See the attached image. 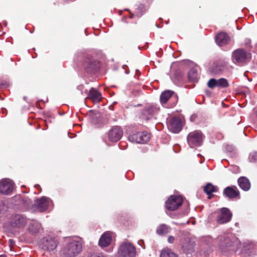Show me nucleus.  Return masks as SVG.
I'll list each match as a JSON object with an SVG mask.
<instances>
[{
  "instance_id": "nucleus-1",
  "label": "nucleus",
  "mask_w": 257,
  "mask_h": 257,
  "mask_svg": "<svg viewBox=\"0 0 257 257\" xmlns=\"http://www.w3.org/2000/svg\"><path fill=\"white\" fill-rule=\"evenodd\" d=\"M82 243L80 240H72L68 242L62 250L64 257H75L82 251Z\"/></svg>"
},
{
  "instance_id": "nucleus-2",
  "label": "nucleus",
  "mask_w": 257,
  "mask_h": 257,
  "mask_svg": "<svg viewBox=\"0 0 257 257\" xmlns=\"http://www.w3.org/2000/svg\"><path fill=\"white\" fill-rule=\"evenodd\" d=\"M136 247L131 242H124L121 243L117 250V257H136Z\"/></svg>"
},
{
  "instance_id": "nucleus-3",
  "label": "nucleus",
  "mask_w": 257,
  "mask_h": 257,
  "mask_svg": "<svg viewBox=\"0 0 257 257\" xmlns=\"http://www.w3.org/2000/svg\"><path fill=\"white\" fill-rule=\"evenodd\" d=\"M251 58L250 54L243 49L234 50L232 54V60L235 64H242L249 61Z\"/></svg>"
},
{
  "instance_id": "nucleus-4",
  "label": "nucleus",
  "mask_w": 257,
  "mask_h": 257,
  "mask_svg": "<svg viewBox=\"0 0 257 257\" xmlns=\"http://www.w3.org/2000/svg\"><path fill=\"white\" fill-rule=\"evenodd\" d=\"M82 65L86 71L90 73L96 72L99 68V61L92 56L85 57Z\"/></svg>"
},
{
  "instance_id": "nucleus-5",
  "label": "nucleus",
  "mask_w": 257,
  "mask_h": 257,
  "mask_svg": "<svg viewBox=\"0 0 257 257\" xmlns=\"http://www.w3.org/2000/svg\"><path fill=\"white\" fill-rule=\"evenodd\" d=\"M202 133L200 131L196 130L190 132L187 136V141L191 148L198 147L202 143Z\"/></svg>"
},
{
  "instance_id": "nucleus-6",
  "label": "nucleus",
  "mask_w": 257,
  "mask_h": 257,
  "mask_svg": "<svg viewBox=\"0 0 257 257\" xmlns=\"http://www.w3.org/2000/svg\"><path fill=\"white\" fill-rule=\"evenodd\" d=\"M183 198L180 195L171 196L165 202V207L169 211L178 209L182 204Z\"/></svg>"
},
{
  "instance_id": "nucleus-7",
  "label": "nucleus",
  "mask_w": 257,
  "mask_h": 257,
  "mask_svg": "<svg viewBox=\"0 0 257 257\" xmlns=\"http://www.w3.org/2000/svg\"><path fill=\"white\" fill-rule=\"evenodd\" d=\"M128 140L132 142L139 144H145L149 141L150 134L147 132H137L128 136Z\"/></svg>"
},
{
  "instance_id": "nucleus-8",
  "label": "nucleus",
  "mask_w": 257,
  "mask_h": 257,
  "mask_svg": "<svg viewBox=\"0 0 257 257\" xmlns=\"http://www.w3.org/2000/svg\"><path fill=\"white\" fill-rule=\"evenodd\" d=\"M108 140L112 143L117 142L122 137L123 131L120 126H113L107 133Z\"/></svg>"
},
{
  "instance_id": "nucleus-9",
  "label": "nucleus",
  "mask_w": 257,
  "mask_h": 257,
  "mask_svg": "<svg viewBox=\"0 0 257 257\" xmlns=\"http://www.w3.org/2000/svg\"><path fill=\"white\" fill-rule=\"evenodd\" d=\"M181 245L183 252L186 254H191L194 251L195 243L189 237H181Z\"/></svg>"
},
{
  "instance_id": "nucleus-10",
  "label": "nucleus",
  "mask_w": 257,
  "mask_h": 257,
  "mask_svg": "<svg viewBox=\"0 0 257 257\" xmlns=\"http://www.w3.org/2000/svg\"><path fill=\"white\" fill-rule=\"evenodd\" d=\"M232 217V213L227 208L220 209V213L217 217V221L219 224H223L229 222Z\"/></svg>"
},
{
  "instance_id": "nucleus-11",
  "label": "nucleus",
  "mask_w": 257,
  "mask_h": 257,
  "mask_svg": "<svg viewBox=\"0 0 257 257\" xmlns=\"http://www.w3.org/2000/svg\"><path fill=\"white\" fill-rule=\"evenodd\" d=\"M235 240V237L231 234L221 237L220 246L222 250L225 251L227 248L233 246Z\"/></svg>"
},
{
  "instance_id": "nucleus-12",
  "label": "nucleus",
  "mask_w": 257,
  "mask_h": 257,
  "mask_svg": "<svg viewBox=\"0 0 257 257\" xmlns=\"http://www.w3.org/2000/svg\"><path fill=\"white\" fill-rule=\"evenodd\" d=\"M168 127L170 130L174 133L180 132L182 129V121L178 117H174L170 119Z\"/></svg>"
},
{
  "instance_id": "nucleus-13",
  "label": "nucleus",
  "mask_w": 257,
  "mask_h": 257,
  "mask_svg": "<svg viewBox=\"0 0 257 257\" xmlns=\"http://www.w3.org/2000/svg\"><path fill=\"white\" fill-rule=\"evenodd\" d=\"M26 222L27 219L25 217L17 214L12 217L10 224L14 228H22L26 225Z\"/></svg>"
},
{
  "instance_id": "nucleus-14",
  "label": "nucleus",
  "mask_w": 257,
  "mask_h": 257,
  "mask_svg": "<svg viewBox=\"0 0 257 257\" xmlns=\"http://www.w3.org/2000/svg\"><path fill=\"white\" fill-rule=\"evenodd\" d=\"M159 108L154 105H148L142 110V115L145 119L149 120L151 118L155 113L157 112Z\"/></svg>"
},
{
  "instance_id": "nucleus-15",
  "label": "nucleus",
  "mask_w": 257,
  "mask_h": 257,
  "mask_svg": "<svg viewBox=\"0 0 257 257\" xmlns=\"http://www.w3.org/2000/svg\"><path fill=\"white\" fill-rule=\"evenodd\" d=\"M223 195L230 199L239 197L240 193L235 186H228L223 190Z\"/></svg>"
},
{
  "instance_id": "nucleus-16",
  "label": "nucleus",
  "mask_w": 257,
  "mask_h": 257,
  "mask_svg": "<svg viewBox=\"0 0 257 257\" xmlns=\"http://www.w3.org/2000/svg\"><path fill=\"white\" fill-rule=\"evenodd\" d=\"M43 244L44 248L50 251L56 248L58 241L56 238L48 237L44 240Z\"/></svg>"
},
{
  "instance_id": "nucleus-17",
  "label": "nucleus",
  "mask_w": 257,
  "mask_h": 257,
  "mask_svg": "<svg viewBox=\"0 0 257 257\" xmlns=\"http://www.w3.org/2000/svg\"><path fill=\"white\" fill-rule=\"evenodd\" d=\"M230 39L227 33L223 32L218 33L215 37V42L219 46H223L229 43Z\"/></svg>"
},
{
  "instance_id": "nucleus-18",
  "label": "nucleus",
  "mask_w": 257,
  "mask_h": 257,
  "mask_svg": "<svg viewBox=\"0 0 257 257\" xmlns=\"http://www.w3.org/2000/svg\"><path fill=\"white\" fill-rule=\"evenodd\" d=\"M227 69V64L225 62L217 61L214 63L211 68V72L214 74H219Z\"/></svg>"
},
{
  "instance_id": "nucleus-19",
  "label": "nucleus",
  "mask_w": 257,
  "mask_h": 257,
  "mask_svg": "<svg viewBox=\"0 0 257 257\" xmlns=\"http://www.w3.org/2000/svg\"><path fill=\"white\" fill-rule=\"evenodd\" d=\"M13 186L7 179H3L0 182V192L4 194H9L12 191Z\"/></svg>"
},
{
  "instance_id": "nucleus-20",
  "label": "nucleus",
  "mask_w": 257,
  "mask_h": 257,
  "mask_svg": "<svg viewBox=\"0 0 257 257\" xmlns=\"http://www.w3.org/2000/svg\"><path fill=\"white\" fill-rule=\"evenodd\" d=\"M35 205L37 209L40 212H43L47 210L49 205L48 198L42 197L36 200Z\"/></svg>"
},
{
  "instance_id": "nucleus-21",
  "label": "nucleus",
  "mask_w": 257,
  "mask_h": 257,
  "mask_svg": "<svg viewBox=\"0 0 257 257\" xmlns=\"http://www.w3.org/2000/svg\"><path fill=\"white\" fill-rule=\"evenodd\" d=\"M112 240V236L111 233L108 231L105 232L101 236L98 244L101 247H104L108 246Z\"/></svg>"
},
{
  "instance_id": "nucleus-22",
  "label": "nucleus",
  "mask_w": 257,
  "mask_h": 257,
  "mask_svg": "<svg viewBox=\"0 0 257 257\" xmlns=\"http://www.w3.org/2000/svg\"><path fill=\"white\" fill-rule=\"evenodd\" d=\"M203 191L208 195V199H210L214 196L212 194L217 192L218 191V188L217 186H214L211 183H207L204 186Z\"/></svg>"
},
{
  "instance_id": "nucleus-23",
  "label": "nucleus",
  "mask_w": 257,
  "mask_h": 257,
  "mask_svg": "<svg viewBox=\"0 0 257 257\" xmlns=\"http://www.w3.org/2000/svg\"><path fill=\"white\" fill-rule=\"evenodd\" d=\"M88 98L90 99L93 102H98L101 100V94L93 88H91L88 95Z\"/></svg>"
},
{
  "instance_id": "nucleus-24",
  "label": "nucleus",
  "mask_w": 257,
  "mask_h": 257,
  "mask_svg": "<svg viewBox=\"0 0 257 257\" xmlns=\"http://www.w3.org/2000/svg\"><path fill=\"white\" fill-rule=\"evenodd\" d=\"M239 186L244 191H248L250 187L249 180L245 177H241L237 180Z\"/></svg>"
},
{
  "instance_id": "nucleus-25",
  "label": "nucleus",
  "mask_w": 257,
  "mask_h": 257,
  "mask_svg": "<svg viewBox=\"0 0 257 257\" xmlns=\"http://www.w3.org/2000/svg\"><path fill=\"white\" fill-rule=\"evenodd\" d=\"M41 227V224L38 222H33L29 224L28 230L32 234L38 233Z\"/></svg>"
},
{
  "instance_id": "nucleus-26",
  "label": "nucleus",
  "mask_w": 257,
  "mask_h": 257,
  "mask_svg": "<svg viewBox=\"0 0 257 257\" xmlns=\"http://www.w3.org/2000/svg\"><path fill=\"white\" fill-rule=\"evenodd\" d=\"M174 92L171 90H166L163 92L160 95V102L162 104H165L173 95Z\"/></svg>"
},
{
  "instance_id": "nucleus-27",
  "label": "nucleus",
  "mask_w": 257,
  "mask_h": 257,
  "mask_svg": "<svg viewBox=\"0 0 257 257\" xmlns=\"http://www.w3.org/2000/svg\"><path fill=\"white\" fill-rule=\"evenodd\" d=\"M188 77L191 82H197L198 79V75L197 70L195 68H192L189 71Z\"/></svg>"
},
{
  "instance_id": "nucleus-28",
  "label": "nucleus",
  "mask_w": 257,
  "mask_h": 257,
  "mask_svg": "<svg viewBox=\"0 0 257 257\" xmlns=\"http://www.w3.org/2000/svg\"><path fill=\"white\" fill-rule=\"evenodd\" d=\"M170 230L169 226L166 224H161L157 229V233L159 235H163L168 233Z\"/></svg>"
},
{
  "instance_id": "nucleus-29",
  "label": "nucleus",
  "mask_w": 257,
  "mask_h": 257,
  "mask_svg": "<svg viewBox=\"0 0 257 257\" xmlns=\"http://www.w3.org/2000/svg\"><path fill=\"white\" fill-rule=\"evenodd\" d=\"M160 257H177V255L174 253L171 249H164L160 254Z\"/></svg>"
},
{
  "instance_id": "nucleus-30",
  "label": "nucleus",
  "mask_w": 257,
  "mask_h": 257,
  "mask_svg": "<svg viewBox=\"0 0 257 257\" xmlns=\"http://www.w3.org/2000/svg\"><path fill=\"white\" fill-rule=\"evenodd\" d=\"M229 86V83L226 79L221 78L217 79V87L221 88H226Z\"/></svg>"
},
{
  "instance_id": "nucleus-31",
  "label": "nucleus",
  "mask_w": 257,
  "mask_h": 257,
  "mask_svg": "<svg viewBox=\"0 0 257 257\" xmlns=\"http://www.w3.org/2000/svg\"><path fill=\"white\" fill-rule=\"evenodd\" d=\"M207 86L211 89L217 87V80L214 78L210 79L207 82Z\"/></svg>"
},
{
  "instance_id": "nucleus-32",
  "label": "nucleus",
  "mask_w": 257,
  "mask_h": 257,
  "mask_svg": "<svg viewBox=\"0 0 257 257\" xmlns=\"http://www.w3.org/2000/svg\"><path fill=\"white\" fill-rule=\"evenodd\" d=\"M249 160L251 162H255L257 161V152H254L250 154Z\"/></svg>"
},
{
  "instance_id": "nucleus-33",
  "label": "nucleus",
  "mask_w": 257,
  "mask_h": 257,
  "mask_svg": "<svg viewBox=\"0 0 257 257\" xmlns=\"http://www.w3.org/2000/svg\"><path fill=\"white\" fill-rule=\"evenodd\" d=\"M89 257H106V256L100 253H93L89 256Z\"/></svg>"
},
{
  "instance_id": "nucleus-34",
  "label": "nucleus",
  "mask_w": 257,
  "mask_h": 257,
  "mask_svg": "<svg viewBox=\"0 0 257 257\" xmlns=\"http://www.w3.org/2000/svg\"><path fill=\"white\" fill-rule=\"evenodd\" d=\"M175 238L173 236H169L168 238V241L170 243H173L174 242Z\"/></svg>"
},
{
  "instance_id": "nucleus-35",
  "label": "nucleus",
  "mask_w": 257,
  "mask_h": 257,
  "mask_svg": "<svg viewBox=\"0 0 257 257\" xmlns=\"http://www.w3.org/2000/svg\"><path fill=\"white\" fill-rule=\"evenodd\" d=\"M9 243L10 246H12V245H13L15 244V241H14V240L13 239H10L9 240Z\"/></svg>"
},
{
  "instance_id": "nucleus-36",
  "label": "nucleus",
  "mask_w": 257,
  "mask_h": 257,
  "mask_svg": "<svg viewBox=\"0 0 257 257\" xmlns=\"http://www.w3.org/2000/svg\"><path fill=\"white\" fill-rule=\"evenodd\" d=\"M133 17H134V15H133V14H132V15H131V18H133Z\"/></svg>"
},
{
  "instance_id": "nucleus-37",
  "label": "nucleus",
  "mask_w": 257,
  "mask_h": 257,
  "mask_svg": "<svg viewBox=\"0 0 257 257\" xmlns=\"http://www.w3.org/2000/svg\"><path fill=\"white\" fill-rule=\"evenodd\" d=\"M0 257H6L5 256H0Z\"/></svg>"
}]
</instances>
